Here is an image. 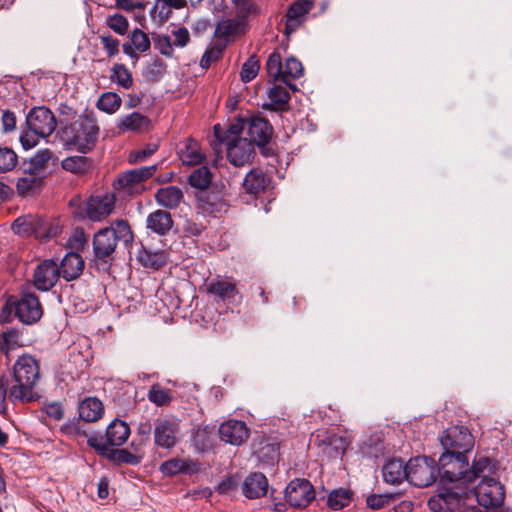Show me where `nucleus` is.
I'll return each mask as SVG.
<instances>
[{
  "instance_id": "f257e3e1",
  "label": "nucleus",
  "mask_w": 512,
  "mask_h": 512,
  "mask_svg": "<svg viewBox=\"0 0 512 512\" xmlns=\"http://www.w3.org/2000/svg\"><path fill=\"white\" fill-rule=\"evenodd\" d=\"M40 377L38 360L30 354L19 356L13 365V381L5 375L0 376V405L6 399L14 405L36 401L39 394L35 388Z\"/></svg>"
},
{
  "instance_id": "f03ea898",
  "label": "nucleus",
  "mask_w": 512,
  "mask_h": 512,
  "mask_svg": "<svg viewBox=\"0 0 512 512\" xmlns=\"http://www.w3.org/2000/svg\"><path fill=\"white\" fill-rule=\"evenodd\" d=\"M438 474L443 482L468 486L485 472L498 470L497 463L489 457L475 458L469 464L467 455L442 453L438 461Z\"/></svg>"
},
{
  "instance_id": "7ed1b4c3",
  "label": "nucleus",
  "mask_w": 512,
  "mask_h": 512,
  "mask_svg": "<svg viewBox=\"0 0 512 512\" xmlns=\"http://www.w3.org/2000/svg\"><path fill=\"white\" fill-rule=\"evenodd\" d=\"M134 234L125 219H116L110 226L98 230L93 237V252L98 260H106L114 252L118 244L125 248L132 245Z\"/></svg>"
},
{
  "instance_id": "20e7f679",
  "label": "nucleus",
  "mask_w": 512,
  "mask_h": 512,
  "mask_svg": "<svg viewBox=\"0 0 512 512\" xmlns=\"http://www.w3.org/2000/svg\"><path fill=\"white\" fill-rule=\"evenodd\" d=\"M99 127L88 116H80L70 125L62 129V137L65 144L81 153L91 151L96 145Z\"/></svg>"
},
{
  "instance_id": "39448f33",
  "label": "nucleus",
  "mask_w": 512,
  "mask_h": 512,
  "mask_svg": "<svg viewBox=\"0 0 512 512\" xmlns=\"http://www.w3.org/2000/svg\"><path fill=\"white\" fill-rule=\"evenodd\" d=\"M71 248L76 252H68L58 265L59 275L66 281L77 279L83 272L85 262L79 254L87 244V238L83 231L76 232L70 239Z\"/></svg>"
},
{
  "instance_id": "423d86ee",
  "label": "nucleus",
  "mask_w": 512,
  "mask_h": 512,
  "mask_svg": "<svg viewBox=\"0 0 512 512\" xmlns=\"http://www.w3.org/2000/svg\"><path fill=\"white\" fill-rule=\"evenodd\" d=\"M485 472L480 477L483 479L474 488V494L480 506L496 509L503 504L505 498L504 486L500 481L490 475L496 474Z\"/></svg>"
},
{
  "instance_id": "0eeeda50",
  "label": "nucleus",
  "mask_w": 512,
  "mask_h": 512,
  "mask_svg": "<svg viewBox=\"0 0 512 512\" xmlns=\"http://www.w3.org/2000/svg\"><path fill=\"white\" fill-rule=\"evenodd\" d=\"M443 453L467 455L474 447V437L464 426L447 428L440 437Z\"/></svg>"
},
{
  "instance_id": "6e6552de",
  "label": "nucleus",
  "mask_w": 512,
  "mask_h": 512,
  "mask_svg": "<svg viewBox=\"0 0 512 512\" xmlns=\"http://www.w3.org/2000/svg\"><path fill=\"white\" fill-rule=\"evenodd\" d=\"M408 482L416 487H427L436 479L438 473L435 461L426 456L415 457L407 462Z\"/></svg>"
},
{
  "instance_id": "1a4fd4ad",
  "label": "nucleus",
  "mask_w": 512,
  "mask_h": 512,
  "mask_svg": "<svg viewBox=\"0 0 512 512\" xmlns=\"http://www.w3.org/2000/svg\"><path fill=\"white\" fill-rule=\"evenodd\" d=\"M247 133L250 137L248 140L254 146L257 145L264 156L273 154V150L267 147L273 135V127L267 119L258 115L251 116L247 121Z\"/></svg>"
},
{
  "instance_id": "9d476101",
  "label": "nucleus",
  "mask_w": 512,
  "mask_h": 512,
  "mask_svg": "<svg viewBox=\"0 0 512 512\" xmlns=\"http://www.w3.org/2000/svg\"><path fill=\"white\" fill-rule=\"evenodd\" d=\"M28 129L41 138L50 136L56 129L57 121L53 112L45 106L33 107L26 115Z\"/></svg>"
},
{
  "instance_id": "9b49d317",
  "label": "nucleus",
  "mask_w": 512,
  "mask_h": 512,
  "mask_svg": "<svg viewBox=\"0 0 512 512\" xmlns=\"http://www.w3.org/2000/svg\"><path fill=\"white\" fill-rule=\"evenodd\" d=\"M115 208V196L111 193L90 196L82 205L84 217L91 221H102L107 218Z\"/></svg>"
},
{
  "instance_id": "f8f14e48",
  "label": "nucleus",
  "mask_w": 512,
  "mask_h": 512,
  "mask_svg": "<svg viewBox=\"0 0 512 512\" xmlns=\"http://www.w3.org/2000/svg\"><path fill=\"white\" fill-rule=\"evenodd\" d=\"M153 432L155 445L171 449L178 441L179 423L175 419L157 418L154 421Z\"/></svg>"
},
{
  "instance_id": "ddd939ff",
  "label": "nucleus",
  "mask_w": 512,
  "mask_h": 512,
  "mask_svg": "<svg viewBox=\"0 0 512 512\" xmlns=\"http://www.w3.org/2000/svg\"><path fill=\"white\" fill-rule=\"evenodd\" d=\"M223 144L226 147L229 162L235 167L249 164L255 156V146L247 138L229 140Z\"/></svg>"
},
{
  "instance_id": "4468645a",
  "label": "nucleus",
  "mask_w": 512,
  "mask_h": 512,
  "mask_svg": "<svg viewBox=\"0 0 512 512\" xmlns=\"http://www.w3.org/2000/svg\"><path fill=\"white\" fill-rule=\"evenodd\" d=\"M314 497L313 486L306 479H294L285 489V499L293 507H306Z\"/></svg>"
},
{
  "instance_id": "2eb2a0df",
  "label": "nucleus",
  "mask_w": 512,
  "mask_h": 512,
  "mask_svg": "<svg viewBox=\"0 0 512 512\" xmlns=\"http://www.w3.org/2000/svg\"><path fill=\"white\" fill-rule=\"evenodd\" d=\"M156 170L157 166L151 165L125 171L118 176L116 186L128 193L139 192L142 183L152 177Z\"/></svg>"
},
{
  "instance_id": "dca6fc26",
  "label": "nucleus",
  "mask_w": 512,
  "mask_h": 512,
  "mask_svg": "<svg viewBox=\"0 0 512 512\" xmlns=\"http://www.w3.org/2000/svg\"><path fill=\"white\" fill-rule=\"evenodd\" d=\"M313 2L310 0H297L292 3L282 22L284 23L283 32L286 36L294 33L306 20V15L312 10Z\"/></svg>"
},
{
  "instance_id": "f3484780",
  "label": "nucleus",
  "mask_w": 512,
  "mask_h": 512,
  "mask_svg": "<svg viewBox=\"0 0 512 512\" xmlns=\"http://www.w3.org/2000/svg\"><path fill=\"white\" fill-rule=\"evenodd\" d=\"M16 316L22 323L33 324L43 314L38 297L33 293H24L15 307Z\"/></svg>"
},
{
  "instance_id": "a211bd4d",
  "label": "nucleus",
  "mask_w": 512,
  "mask_h": 512,
  "mask_svg": "<svg viewBox=\"0 0 512 512\" xmlns=\"http://www.w3.org/2000/svg\"><path fill=\"white\" fill-rule=\"evenodd\" d=\"M218 432L222 441L235 446L243 444L249 437V429L246 423L239 420L223 422Z\"/></svg>"
},
{
  "instance_id": "6ab92c4d",
  "label": "nucleus",
  "mask_w": 512,
  "mask_h": 512,
  "mask_svg": "<svg viewBox=\"0 0 512 512\" xmlns=\"http://www.w3.org/2000/svg\"><path fill=\"white\" fill-rule=\"evenodd\" d=\"M59 275L58 264L53 260H44L34 272V283L37 289L50 290L57 282Z\"/></svg>"
},
{
  "instance_id": "aec40b11",
  "label": "nucleus",
  "mask_w": 512,
  "mask_h": 512,
  "mask_svg": "<svg viewBox=\"0 0 512 512\" xmlns=\"http://www.w3.org/2000/svg\"><path fill=\"white\" fill-rule=\"evenodd\" d=\"M116 127L120 132L141 134L148 132L152 127L151 120L139 112H132L118 119Z\"/></svg>"
},
{
  "instance_id": "412c9836",
  "label": "nucleus",
  "mask_w": 512,
  "mask_h": 512,
  "mask_svg": "<svg viewBox=\"0 0 512 512\" xmlns=\"http://www.w3.org/2000/svg\"><path fill=\"white\" fill-rule=\"evenodd\" d=\"M44 228V219L35 215H25L18 217L12 224V231L20 237H29L42 235Z\"/></svg>"
},
{
  "instance_id": "4be33fe9",
  "label": "nucleus",
  "mask_w": 512,
  "mask_h": 512,
  "mask_svg": "<svg viewBox=\"0 0 512 512\" xmlns=\"http://www.w3.org/2000/svg\"><path fill=\"white\" fill-rule=\"evenodd\" d=\"M177 149L178 156L184 165L195 166L202 163L205 159L199 143L192 138L180 142Z\"/></svg>"
},
{
  "instance_id": "5701e85b",
  "label": "nucleus",
  "mask_w": 512,
  "mask_h": 512,
  "mask_svg": "<svg viewBox=\"0 0 512 512\" xmlns=\"http://www.w3.org/2000/svg\"><path fill=\"white\" fill-rule=\"evenodd\" d=\"M268 480L264 474L255 472L250 474L243 482V493L249 499H256L266 495Z\"/></svg>"
},
{
  "instance_id": "b1692460",
  "label": "nucleus",
  "mask_w": 512,
  "mask_h": 512,
  "mask_svg": "<svg viewBox=\"0 0 512 512\" xmlns=\"http://www.w3.org/2000/svg\"><path fill=\"white\" fill-rule=\"evenodd\" d=\"M271 185V179L260 169H252L243 180L242 186L246 193L257 195Z\"/></svg>"
},
{
  "instance_id": "393cba45",
  "label": "nucleus",
  "mask_w": 512,
  "mask_h": 512,
  "mask_svg": "<svg viewBox=\"0 0 512 512\" xmlns=\"http://www.w3.org/2000/svg\"><path fill=\"white\" fill-rule=\"evenodd\" d=\"M407 463L401 459H391L382 468L383 479L386 483L397 485L404 479L408 481Z\"/></svg>"
},
{
  "instance_id": "a878e982",
  "label": "nucleus",
  "mask_w": 512,
  "mask_h": 512,
  "mask_svg": "<svg viewBox=\"0 0 512 512\" xmlns=\"http://www.w3.org/2000/svg\"><path fill=\"white\" fill-rule=\"evenodd\" d=\"M155 200L158 205L166 209H176L184 200V194L177 186H166L157 190Z\"/></svg>"
},
{
  "instance_id": "bb28decb",
  "label": "nucleus",
  "mask_w": 512,
  "mask_h": 512,
  "mask_svg": "<svg viewBox=\"0 0 512 512\" xmlns=\"http://www.w3.org/2000/svg\"><path fill=\"white\" fill-rule=\"evenodd\" d=\"M146 224L147 228L154 233L165 235L171 230L173 220L169 212L159 209L148 215Z\"/></svg>"
},
{
  "instance_id": "cd10ccee",
  "label": "nucleus",
  "mask_w": 512,
  "mask_h": 512,
  "mask_svg": "<svg viewBox=\"0 0 512 512\" xmlns=\"http://www.w3.org/2000/svg\"><path fill=\"white\" fill-rule=\"evenodd\" d=\"M51 157L52 152L49 149H40L28 161H23L21 169L29 175L40 174L48 167Z\"/></svg>"
},
{
  "instance_id": "c85d7f7f",
  "label": "nucleus",
  "mask_w": 512,
  "mask_h": 512,
  "mask_svg": "<svg viewBox=\"0 0 512 512\" xmlns=\"http://www.w3.org/2000/svg\"><path fill=\"white\" fill-rule=\"evenodd\" d=\"M268 98L270 101L262 105L263 109L285 111L288 107L290 94L285 87L275 84L269 89Z\"/></svg>"
},
{
  "instance_id": "c756f323",
  "label": "nucleus",
  "mask_w": 512,
  "mask_h": 512,
  "mask_svg": "<svg viewBox=\"0 0 512 512\" xmlns=\"http://www.w3.org/2000/svg\"><path fill=\"white\" fill-rule=\"evenodd\" d=\"M130 435V428L128 424L122 420L115 419L106 429L107 443L111 446L123 445Z\"/></svg>"
},
{
  "instance_id": "7c9ffc66",
  "label": "nucleus",
  "mask_w": 512,
  "mask_h": 512,
  "mask_svg": "<svg viewBox=\"0 0 512 512\" xmlns=\"http://www.w3.org/2000/svg\"><path fill=\"white\" fill-rule=\"evenodd\" d=\"M136 259L144 267L155 270L162 268L167 262L164 251H152L145 248L143 245H141L137 251Z\"/></svg>"
},
{
  "instance_id": "2f4dec72",
  "label": "nucleus",
  "mask_w": 512,
  "mask_h": 512,
  "mask_svg": "<svg viewBox=\"0 0 512 512\" xmlns=\"http://www.w3.org/2000/svg\"><path fill=\"white\" fill-rule=\"evenodd\" d=\"M104 413L102 402L95 397L86 398L79 405V416L86 422L99 420Z\"/></svg>"
},
{
  "instance_id": "473e14b6",
  "label": "nucleus",
  "mask_w": 512,
  "mask_h": 512,
  "mask_svg": "<svg viewBox=\"0 0 512 512\" xmlns=\"http://www.w3.org/2000/svg\"><path fill=\"white\" fill-rule=\"evenodd\" d=\"M321 437L320 441L324 445L323 452L328 456L332 457L344 454L347 442L343 437L330 432H324Z\"/></svg>"
},
{
  "instance_id": "72a5a7b5",
  "label": "nucleus",
  "mask_w": 512,
  "mask_h": 512,
  "mask_svg": "<svg viewBox=\"0 0 512 512\" xmlns=\"http://www.w3.org/2000/svg\"><path fill=\"white\" fill-rule=\"evenodd\" d=\"M207 292L219 297L223 301L230 300L238 294L234 283L226 280H212L207 285Z\"/></svg>"
},
{
  "instance_id": "f704fd0d",
  "label": "nucleus",
  "mask_w": 512,
  "mask_h": 512,
  "mask_svg": "<svg viewBox=\"0 0 512 512\" xmlns=\"http://www.w3.org/2000/svg\"><path fill=\"white\" fill-rule=\"evenodd\" d=\"M466 489L467 486L453 484L452 487H446L440 491L447 506V512H452L460 507L462 496L465 494Z\"/></svg>"
},
{
  "instance_id": "c9c22d12",
  "label": "nucleus",
  "mask_w": 512,
  "mask_h": 512,
  "mask_svg": "<svg viewBox=\"0 0 512 512\" xmlns=\"http://www.w3.org/2000/svg\"><path fill=\"white\" fill-rule=\"evenodd\" d=\"M303 72L304 68L302 66V63L298 59L290 57L285 62L281 81L285 83L287 86H289L290 89L296 90V85L290 83V80L301 77L303 75Z\"/></svg>"
},
{
  "instance_id": "e433bc0d",
  "label": "nucleus",
  "mask_w": 512,
  "mask_h": 512,
  "mask_svg": "<svg viewBox=\"0 0 512 512\" xmlns=\"http://www.w3.org/2000/svg\"><path fill=\"white\" fill-rule=\"evenodd\" d=\"M213 427L209 425L199 426L192 434L193 445L201 451L212 446Z\"/></svg>"
},
{
  "instance_id": "4c0bfd02",
  "label": "nucleus",
  "mask_w": 512,
  "mask_h": 512,
  "mask_svg": "<svg viewBox=\"0 0 512 512\" xmlns=\"http://www.w3.org/2000/svg\"><path fill=\"white\" fill-rule=\"evenodd\" d=\"M147 397L148 400L156 406H166L173 399L171 390L164 388L159 383L153 384L150 387Z\"/></svg>"
},
{
  "instance_id": "58836bf2",
  "label": "nucleus",
  "mask_w": 512,
  "mask_h": 512,
  "mask_svg": "<svg viewBox=\"0 0 512 512\" xmlns=\"http://www.w3.org/2000/svg\"><path fill=\"white\" fill-rule=\"evenodd\" d=\"M20 345L18 330L14 328H7L0 334V351L6 356Z\"/></svg>"
},
{
  "instance_id": "ea45409f",
  "label": "nucleus",
  "mask_w": 512,
  "mask_h": 512,
  "mask_svg": "<svg viewBox=\"0 0 512 512\" xmlns=\"http://www.w3.org/2000/svg\"><path fill=\"white\" fill-rule=\"evenodd\" d=\"M194 465L191 461L173 458L163 462L160 466V471L165 476H173L181 472L191 471V466Z\"/></svg>"
},
{
  "instance_id": "a19ab883",
  "label": "nucleus",
  "mask_w": 512,
  "mask_h": 512,
  "mask_svg": "<svg viewBox=\"0 0 512 512\" xmlns=\"http://www.w3.org/2000/svg\"><path fill=\"white\" fill-rule=\"evenodd\" d=\"M61 166L64 170L76 173V174H82L87 172L91 167V161L89 158L84 156H71L65 158Z\"/></svg>"
},
{
  "instance_id": "79ce46f5",
  "label": "nucleus",
  "mask_w": 512,
  "mask_h": 512,
  "mask_svg": "<svg viewBox=\"0 0 512 512\" xmlns=\"http://www.w3.org/2000/svg\"><path fill=\"white\" fill-rule=\"evenodd\" d=\"M109 461L120 465V464H129V465H138L140 463V457L133 454L132 452L126 449H114L110 448L107 456L105 457Z\"/></svg>"
},
{
  "instance_id": "37998d69",
  "label": "nucleus",
  "mask_w": 512,
  "mask_h": 512,
  "mask_svg": "<svg viewBox=\"0 0 512 512\" xmlns=\"http://www.w3.org/2000/svg\"><path fill=\"white\" fill-rule=\"evenodd\" d=\"M246 127V121L242 118H238L234 123H232L228 130L223 133L222 136L219 135V125L214 126V131L217 136V138L222 142L226 143L229 142V140H235V139H243V137L240 136L244 128Z\"/></svg>"
},
{
  "instance_id": "c03bdc74",
  "label": "nucleus",
  "mask_w": 512,
  "mask_h": 512,
  "mask_svg": "<svg viewBox=\"0 0 512 512\" xmlns=\"http://www.w3.org/2000/svg\"><path fill=\"white\" fill-rule=\"evenodd\" d=\"M212 175L208 167L201 166L189 175V184L197 189H206L211 183Z\"/></svg>"
},
{
  "instance_id": "a18cd8bd",
  "label": "nucleus",
  "mask_w": 512,
  "mask_h": 512,
  "mask_svg": "<svg viewBox=\"0 0 512 512\" xmlns=\"http://www.w3.org/2000/svg\"><path fill=\"white\" fill-rule=\"evenodd\" d=\"M121 98L118 94L113 92L103 93L97 101V107L99 110L106 113H115L121 106Z\"/></svg>"
},
{
  "instance_id": "49530a36",
  "label": "nucleus",
  "mask_w": 512,
  "mask_h": 512,
  "mask_svg": "<svg viewBox=\"0 0 512 512\" xmlns=\"http://www.w3.org/2000/svg\"><path fill=\"white\" fill-rule=\"evenodd\" d=\"M350 492L347 489H335L328 495L327 505L332 510H340L350 502Z\"/></svg>"
},
{
  "instance_id": "de8ad7c7",
  "label": "nucleus",
  "mask_w": 512,
  "mask_h": 512,
  "mask_svg": "<svg viewBox=\"0 0 512 512\" xmlns=\"http://www.w3.org/2000/svg\"><path fill=\"white\" fill-rule=\"evenodd\" d=\"M110 78L112 82H115L125 89H129L133 84L132 75L123 64H115L113 66Z\"/></svg>"
},
{
  "instance_id": "09e8293b",
  "label": "nucleus",
  "mask_w": 512,
  "mask_h": 512,
  "mask_svg": "<svg viewBox=\"0 0 512 512\" xmlns=\"http://www.w3.org/2000/svg\"><path fill=\"white\" fill-rule=\"evenodd\" d=\"M266 70L270 78L274 81H281L283 76L282 59L279 52H273L269 55L266 62Z\"/></svg>"
},
{
  "instance_id": "8fccbe9b",
  "label": "nucleus",
  "mask_w": 512,
  "mask_h": 512,
  "mask_svg": "<svg viewBox=\"0 0 512 512\" xmlns=\"http://www.w3.org/2000/svg\"><path fill=\"white\" fill-rule=\"evenodd\" d=\"M260 64L259 60L255 55L250 56L247 61L244 62L241 69V80L243 82H249L253 80L259 72Z\"/></svg>"
},
{
  "instance_id": "3c124183",
  "label": "nucleus",
  "mask_w": 512,
  "mask_h": 512,
  "mask_svg": "<svg viewBox=\"0 0 512 512\" xmlns=\"http://www.w3.org/2000/svg\"><path fill=\"white\" fill-rule=\"evenodd\" d=\"M16 153L8 147H0V173L11 171L17 165Z\"/></svg>"
},
{
  "instance_id": "603ef678",
  "label": "nucleus",
  "mask_w": 512,
  "mask_h": 512,
  "mask_svg": "<svg viewBox=\"0 0 512 512\" xmlns=\"http://www.w3.org/2000/svg\"><path fill=\"white\" fill-rule=\"evenodd\" d=\"M130 41L134 49L138 52H146L151 46L148 35L138 28L131 32Z\"/></svg>"
},
{
  "instance_id": "864d4df0",
  "label": "nucleus",
  "mask_w": 512,
  "mask_h": 512,
  "mask_svg": "<svg viewBox=\"0 0 512 512\" xmlns=\"http://www.w3.org/2000/svg\"><path fill=\"white\" fill-rule=\"evenodd\" d=\"M107 26L119 35H124L128 30V20L121 14H114L106 19Z\"/></svg>"
},
{
  "instance_id": "5fc2aeb1",
  "label": "nucleus",
  "mask_w": 512,
  "mask_h": 512,
  "mask_svg": "<svg viewBox=\"0 0 512 512\" xmlns=\"http://www.w3.org/2000/svg\"><path fill=\"white\" fill-rule=\"evenodd\" d=\"M87 444L93 448L96 453L100 456L106 457L110 449L109 443L105 441L103 436L100 434H91L87 436Z\"/></svg>"
},
{
  "instance_id": "6e6d98bb",
  "label": "nucleus",
  "mask_w": 512,
  "mask_h": 512,
  "mask_svg": "<svg viewBox=\"0 0 512 512\" xmlns=\"http://www.w3.org/2000/svg\"><path fill=\"white\" fill-rule=\"evenodd\" d=\"M172 10L169 7L167 0H156L153 8L151 9L152 18H158L161 23H164L171 16Z\"/></svg>"
},
{
  "instance_id": "4d7b16f0",
  "label": "nucleus",
  "mask_w": 512,
  "mask_h": 512,
  "mask_svg": "<svg viewBox=\"0 0 512 512\" xmlns=\"http://www.w3.org/2000/svg\"><path fill=\"white\" fill-rule=\"evenodd\" d=\"M159 148L156 143H149L143 149L130 152L128 160L130 163H137L153 155Z\"/></svg>"
},
{
  "instance_id": "13d9d810",
  "label": "nucleus",
  "mask_w": 512,
  "mask_h": 512,
  "mask_svg": "<svg viewBox=\"0 0 512 512\" xmlns=\"http://www.w3.org/2000/svg\"><path fill=\"white\" fill-rule=\"evenodd\" d=\"M154 47L155 49L159 50V52L166 56V57H172L173 56V43L172 39L168 35H158L154 39Z\"/></svg>"
},
{
  "instance_id": "bf43d9fd",
  "label": "nucleus",
  "mask_w": 512,
  "mask_h": 512,
  "mask_svg": "<svg viewBox=\"0 0 512 512\" xmlns=\"http://www.w3.org/2000/svg\"><path fill=\"white\" fill-rule=\"evenodd\" d=\"M99 38L109 58L114 57L119 53L120 42L117 38L112 37L110 34L100 35Z\"/></svg>"
},
{
  "instance_id": "052dcab7",
  "label": "nucleus",
  "mask_w": 512,
  "mask_h": 512,
  "mask_svg": "<svg viewBox=\"0 0 512 512\" xmlns=\"http://www.w3.org/2000/svg\"><path fill=\"white\" fill-rule=\"evenodd\" d=\"M2 133L9 134L16 130V114L11 110H4L1 117Z\"/></svg>"
},
{
  "instance_id": "680f3d73",
  "label": "nucleus",
  "mask_w": 512,
  "mask_h": 512,
  "mask_svg": "<svg viewBox=\"0 0 512 512\" xmlns=\"http://www.w3.org/2000/svg\"><path fill=\"white\" fill-rule=\"evenodd\" d=\"M239 28V24L235 20H223L221 21L216 28V32L219 36L222 37H230L237 34Z\"/></svg>"
},
{
  "instance_id": "e2e57ef3",
  "label": "nucleus",
  "mask_w": 512,
  "mask_h": 512,
  "mask_svg": "<svg viewBox=\"0 0 512 512\" xmlns=\"http://www.w3.org/2000/svg\"><path fill=\"white\" fill-rule=\"evenodd\" d=\"M392 500L390 495H377L372 494L367 497V506L371 509L378 510L384 508Z\"/></svg>"
},
{
  "instance_id": "0e129e2a",
  "label": "nucleus",
  "mask_w": 512,
  "mask_h": 512,
  "mask_svg": "<svg viewBox=\"0 0 512 512\" xmlns=\"http://www.w3.org/2000/svg\"><path fill=\"white\" fill-rule=\"evenodd\" d=\"M174 39L172 40L173 46L178 48L185 47L190 41V34L187 28L181 27L172 31Z\"/></svg>"
},
{
  "instance_id": "69168bd1",
  "label": "nucleus",
  "mask_w": 512,
  "mask_h": 512,
  "mask_svg": "<svg viewBox=\"0 0 512 512\" xmlns=\"http://www.w3.org/2000/svg\"><path fill=\"white\" fill-rule=\"evenodd\" d=\"M37 182L34 175L19 178L16 183L18 193L21 195L29 193L36 186Z\"/></svg>"
},
{
  "instance_id": "338daca9",
  "label": "nucleus",
  "mask_w": 512,
  "mask_h": 512,
  "mask_svg": "<svg viewBox=\"0 0 512 512\" xmlns=\"http://www.w3.org/2000/svg\"><path fill=\"white\" fill-rule=\"evenodd\" d=\"M39 138H41L39 135L28 130L21 132L19 140L22 147L25 150H29L34 148L38 144Z\"/></svg>"
},
{
  "instance_id": "774afa93",
  "label": "nucleus",
  "mask_w": 512,
  "mask_h": 512,
  "mask_svg": "<svg viewBox=\"0 0 512 512\" xmlns=\"http://www.w3.org/2000/svg\"><path fill=\"white\" fill-rule=\"evenodd\" d=\"M222 54V50L218 47H212L203 54L200 65L202 68H208L212 62L217 61Z\"/></svg>"
}]
</instances>
